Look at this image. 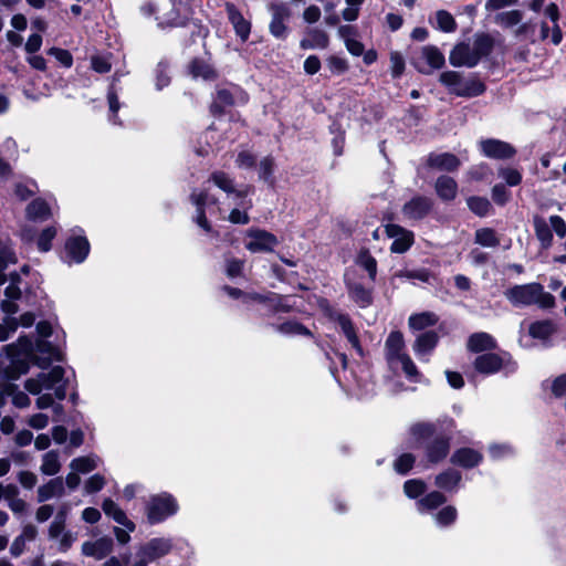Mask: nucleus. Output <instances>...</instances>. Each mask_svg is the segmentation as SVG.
<instances>
[{"instance_id": "f257e3e1", "label": "nucleus", "mask_w": 566, "mask_h": 566, "mask_svg": "<svg viewBox=\"0 0 566 566\" xmlns=\"http://www.w3.org/2000/svg\"><path fill=\"white\" fill-rule=\"evenodd\" d=\"M505 297L514 306L537 305L541 308L555 306V297L544 290L539 283L514 285L504 292Z\"/></svg>"}, {"instance_id": "f03ea898", "label": "nucleus", "mask_w": 566, "mask_h": 566, "mask_svg": "<svg viewBox=\"0 0 566 566\" xmlns=\"http://www.w3.org/2000/svg\"><path fill=\"white\" fill-rule=\"evenodd\" d=\"M405 347L402 333L392 331L385 342V358L390 368L395 369L401 366L406 377L412 381H417L420 376L419 371L410 356L405 352Z\"/></svg>"}, {"instance_id": "7ed1b4c3", "label": "nucleus", "mask_w": 566, "mask_h": 566, "mask_svg": "<svg viewBox=\"0 0 566 566\" xmlns=\"http://www.w3.org/2000/svg\"><path fill=\"white\" fill-rule=\"evenodd\" d=\"M492 49V40L490 36L481 34L476 35L473 43H459L453 48L449 55L450 64L457 67L475 66L482 56L488 55Z\"/></svg>"}, {"instance_id": "20e7f679", "label": "nucleus", "mask_w": 566, "mask_h": 566, "mask_svg": "<svg viewBox=\"0 0 566 566\" xmlns=\"http://www.w3.org/2000/svg\"><path fill=\"white\" fill-rule=\"evenodd\" d=\"M64 374L63 367L54 366L48 373H40L36 377L29 378L24 388L32 395H39L43 389H53L54 396L59 400H63L66 396L67 384Z\"/></svg>"}, {"instance_id": "39448f33", "label": "nucleus", "mask_w": 566, "mask_h": 566, "mask_svg": "<svg viewBox=\"0 0 566 566\" xmlns=\"http://www.w3.org/2000/svg\"><path fill=\"white\" fill-rule=\"evenodd\" d=\"M172 549V541L168 537H154L137 547L132 566H148L167 556Z\"/></svg>"}, {"instance_id": "423d86ee", "label": "nucleus", "mask_w": 566, "mask_h": 566, "mask_svg": "<svg viewBox=\"0 0 566 566\" xmlns=\"http://www.w3.org/2000/svg\"><path fill=\"white\" fill-rule=\"evenodd\" d=\"M177 500L169 493L151 495L146 504L147 520L150 524L164 522L178 512Z\"/></svg>"}, {"instance_id": "0eeeda50", "label": "nucleus", "mask_w": 566, "mask_h": 566, "mask_svg": "<svg viewBox=\"0 0 566 566\" xmlns=\"http://www.w3.org/2000/svg\"><path fill=\"white\" fill-rule=\"evenodd\" d=\"M3 349L12 365L18 367L19 373H27L29 363L34 355L32 340L23 336L20 337L17 343L7 345Z\"/></svg>"}, {"instance_id": "6e6552de", "label": "nucleus", "mask_w": 566, "mask_h": 566, "mask_svg": "<svg viewBox=\"0 0 566 566\" xmlns=\"http://www.w3.org/2000/svg\"><path fill=\"white\" fill-rule=\"evenodd\" d=\"M277 244V238L265 230L251 228L245 232L244 247L252 253L272 252Z\"/></svg>"}, {"instance_id": "1a4fd4ad", "label": "nucleus", "mask_w": 566, "mask_h": 566, "mask_svg": "<svg viewBox=\"0 0 566 566\" xmlns=\"http://www.w3.org/2000/svg\"><path fill=\"white\" fill-rule=\"evenodd\" d=\"M248 99V94L239 86L231 85L229 87L219 88L216 99L211 105V111L213 113H221L227 107L244 105Z\"/></svg>"}, {"instance_id": "9d476101", "label": "nucleus", "mask_w": 566, "mask_h": 566, "mask_svg": "<svg viewBox=\"0 0 566 566\" xmlns=\"http://www.w3.org/2000/svg\"><path fill=\"white\" fill-rule=\"evenodd\" d=\"M479 147L485 157L494 159H507L515 154V149L510 144L493 138L482 139Z\"/></svg>"}, {"instance_id": "9b49d317", "label": "nucleus", "mask_w": 566, "mask_h": 566, "mask_svg": "<svg viewBox=\"0 0 566 566\" xmlns=\"http://www.w3.org/2000/svg\"><path fill=\"white\" fill-rule=\"evenodd\" d=\"M270 11L272 20L270 23V32L277 39H284L286 36L287 28L285 21L290 18L291 12L286 4L275 3L271 4Z\"/></svg>"}, {"instance_id": "f8f14e48", "label": "nucleus", "mask_w": 566, "mask_h": 566, "mask_svg": "<svg viewBox=\"0 0 566 566\" xmlns=\"http://www.w3.org/2000/svg\"><path fill=\"white\" fill-rule=\"evenodd\" d=\"M386 233L394 239L390 250L395 253L406 252L413 242L412 232L398 224H387Z\"/></svg>"}, {"instance_id": "ddd939ff", "label": "nucleus", "mask_w": 566, "mask_h": 566, "mask_svg": "<svg viewBox=\"0 0 566 566\" xmlns=\"http://www.w3.org/2000/svg\"><path fill=\"white\" fill-rule=\"evenodd\" d=\"M432 201L427 197H415L402 207V214L408 220H420L431 210Z\"/></svg>"}, {"instance_id": "4468645a", "label": "nucleus", "mask_w": 566, "mask_h": 566, "mask_svg": "<svg viewBox=\"0 0 566 566\" xmlns=\"http://www.w3.org/2000/svg\"><path fill=\"white\" fill-rule=\"evenodd\" d=\"M506 361H510L509 355L505 354L504 356H500L497 354L489 353L478 356L474 361V367L478 371L489 375L502 369Z\"/></svg>"}, {"instance_id": "2eb2a0df", "label": "nucleus", "mask_w": 566, "mask_h": 566, "mask_svg": "<svg viewBox=\"0 0 566 566\" xmlns=\"http://www.w3.org/2000/svg\"><path fill=\"white\" fill-rule=\"evenodd\" d=\"M114 549V543L111 537L104 536L96 541H87L82 544V553L85 556L94 557L101 560L107 557Z\"/></svg>"}, {"instance_id": "dca6fc26", "label": "nucleus", "mask_w": 566, "mask_h": 566, "mask_svg": "<svg viewBox=\"0 0 566 566\" xmlns=\"http://www.w3.org/2000/svg\"><path fill=\"white\" fill-rule=\"evenodd\" d=\"M210 180L222 191H224L228 198L231 199H243L248 195V189H237L234 186V180L230 178L223 171H214L210 176Z\"/></svg>"}, {"instance_id": "f3484780", "label": "nucleus", "mask_w": 566, "mask_h": 566, "mask_svg": "<svg viewBox=\"0 0 566 566\" xmlns=\"http://www.w3.org/2000/svg\"><path fill=\"white\" fill-rule=\"evenodd\" d=\"M439 336L436 332L429 331L417 336L412 349L416 356L424 361H428L429 355L436 348Z\"/></svg>"}, {"instance_id": "a211bd4d", "label": "nucleus", "mask_w": 566, "mask_h": 566, "mask_svg": "<svg viewBox=\"0 0 566 566\" xmlns=\"http://www.w3.org/2000/svg\"><path fill=\"white\" fill-rule=\"evenodd\" d=\"M346 286L350 300L361 308H366L373 303L371 290L365 287L361 283L353 281L346 274Z\"/></svg>"}, {"instance_id": "6ab92c4d", "label": "nucleus", "mask_w": 566, "mask_h": 566, "mask_svg": "<svg viewBox=\"0 0 566 566\" xmlns=\"http://www.w3.org/2000/svg\"><path fill=\"white\" fill-rule=\"evenodd\" d=\"M191 201L196 206V222L206 231H210V224L205 216V207L207 205H216L217 200L210 197L207 191H193L191 193Z\"/></svg>"}, {"instance_id": "aec40b11", "label": "nucleus", "mask_w": 566, "mask_h": 566, "mask_svg": "<svg viewBox=\"0 0 566 566\" xmlns=\"http://www.w3.org/2000/svg\"><path fill=\"white\" fill-rule=\"evenodd\" d=\"M10 284L6 287L4 295L6 300L1 302V310L8 314L12 315L15 314L19 310L15 301L21 297V289L19 287L18 283L20 280L19 274L14 273L10 276Z\"/></svg>"}, {"instance_id": "412c9836", "label": "nucleus", "mask_w": 566, "mask_h": 566, "mask_svg": "<svg viewBox=\"0 0 566 566\" xmlns=\"http://www.w3.org/2000/svg\"><path fill=\"white\" fill-rule=\"evenodd\" d=\"M65 250L70 262L82 263L90 252V243L84 237H74L66 241Z\"/></svg>"}, {"instance_id": "4be33fe9", "label": "nucleus", "mask_w": 566, "mask_h": 566, "mask_svg": "<svg viewBox=\"0 0 566 566\" xmlns=\"http://www.w3.org/2000/svg\"><path fill=\"white\" fill-rule=\"evenodd\" d=\"M64 495L65 486L62 478L51 479L36 490V500L39 503H44L53 497H62Z\"/></svg>"}, {"instance_id": "5701e85b", "label": "nucleus", "mask_w": 566, "mask_h": 566, "mask_svg": "<svg viewBox=\"0 0 566 566\" xmlns=\"http://www.w3.org/2000/svg\"><path fill=\"white\" fill-rule=\"evenodd\" d=\"M427 163L430 167L441 171H454L461 165L460 159L450 153L431 154Z\"/></svg>"}, {"instance_id": "b1692460", "label": "nucleus", "mask_w": 566, "mask_h": 566, "mask_svg": "<svg viewBox=\"0 0 566 566\" xmlns=\"http://www.w3.org/2000/svg\"><path fill=\"white\" fill-rule=\"evenodd\" d=\"M227 13L238 36L244 42L248 40L251 31V24L239 10L231 3H227Z\"/></svg>"}, {"instance_id": "393cba45", "label": "nucleus", "mask_w": 566, "mask_h": 566, "mask_svg": "<svg viewBox=\"0 0 566 566\" xmlns=\"http://www.w3.org/2000/svg\"><path fill=\"white\" fill-rule=\"evenodd\" d=\"M450 449V440L447 437H439L432 440L426 449V455L427 459L432 462L437 463L441 460H443Z\"/></svg>"}, {"instance_id": "a878e982", "label": "nucleus", "mask_w": 566, "mask_h": 566, "mask_svg": "<svg viewBox=\"0 0 566 566\" xmlns=\"http://www.w3.org/2000/svg\"><path fill=\"white\" fill-rule=\"evenodd\" d=\"M481 461L482 454L471 448H461L457 450L451 457V462L453 464L465 469L476 467Z\"/></svg>"}, {"instance_id": "bb28decb", "label": "nucleus", "mask_w": 566, "mask_h": 566, "mask_svg": "<svg viewBox=\"0 0 566 566\" xmlns=\"http://www.w3.org/2000/svg\"><path fill=\"white\" fill-rule=\"evenodd\" d=\"M102 509L104 513L112 517L116 523L123 525L128 531H135V523L127 518L124 511L111 499H106L103 502Z\"/></svg>"}, {"instance_id": "cd10ccee", "label": "nucleus", "mask_w": 566, "mask_h": 566, "mask_svg": "<svg viewBox=\"0 0 566 566\" xmlns=\"http://www.w3.org/2000/svg\"><path fill=\"white\" fill-rule=\"evenodd\" d=\"M555 332V324L549 319L534 322L528 327L530 336L545 344L549 340Z\"/></svg>"}, {"instance_id": "c85d7f7f", "label": "nucleus", "mask_w": 566, "mask_h": 566, "mask_svg": "<svg viewBox=\"0 0 566 566\" xmlns=\"http://www.w3.org/2000/svg\"><path fill=\"white\" fill-rule=\"evenodd\" d=\"M329 42L328 35L323 30L311 29L306 32V36L302 39L300 45L304 50L325 49Z\"/></svg>"}, {"instance_id": "c756f323", "label": "nucleus", "mask_w": 566, "mask_h": 566, "mask_svg": "<svg viewBox=\"0 0 566 566\" xmlns=\"http://www.w3.org/2000/svg\"><path fill=\"white\" fill-rule=\"evenodd\" d=\"M434 188L439 198L444 201L453 200L458 193L455 180L448 176H440L436 181Z\"/></svg>"}, {"instance_id": "7c9ffc66", "label": "nucleus", "mask_w": 566, "mask_h": 566, "mask_svg": "<svg viewBox=\"0 0 566 566\" xmlns=\"http://www.w3.org/2000/svg\"><path fill=\"white\" fill-rule=\"evenodd\" d=\"M461 473L454 469H448L436 476V485L448 492H455L461 482Z\"/></svg>"}, {"instance_id": "2f4dec72", "label": "nucleus", "mask_w": 566, "mask_h": 566, "mask_svg": "<svg viewBox=\"0 0 566 566\" xmlns=\"http://www.w3.org/2000/svg\"><path fill=\"white\" fill-rule=\"evenodd\" d=\"M335 319L339 324L350 345L357 350L359 355H361L363 349L350 318L345 314H338Z\"/></svg>"}, {"instance_id": "473e14b6", "label": "nucleus", "mask_w": 566, "mask_h": 566, "mask_svg": "<svg viewBox=\"0 0 566 566\" xmlns=\"http://www.w3.org/2000/svg\"><path fill=\"white\" fill-rule=\"evenodd\" d=\"M52 216L51 208L42 199L33 200L27 207V217L32 221H45Z\"/></svg>"}, {"instance_id": "72a5a7b5", "label": "nucleus", "mask_w": 566, "mask_h": 566, "mask_svg": "<svg viewBox=\"0 0 566 566\" xmlns=\"http://www.w3.org/2000/svg\"><path fill=\"white\" fill-rule=\"evenodd\" d=\"M67 512L69 506L66 504L62 505L57 511L48 528V536L50 539H57L65 532Z\"/></svg>"}, {"instance_id": "f704fd0d", "label": "nucleus", "mask_w": 566, "mask_h": 566, "mask_svg": "<svg viewBox=\"0 0 566 566\" xmlns=\"http://www.w3.org/2000/svg\"><path fill=\"white\" fill-rule=\"evenodd\" d=\"M438 323V316L432 312L412 314L408 318V326L411 331H422Z\"/></svg>"}, {"instance_id": "c9c22d12", "label": "nucleus", "mask_w": 566, "mask_h": 566, "mask_svg": "<svg viewBox=\"0 0 566 566\" xmlns=\"http://www.w3.org/2000/svg\"><path fill=\"white\" fill-rule=\"evenodd\" d=\"M495 346L494 338L488 333H475L468 340V348L475 353L493 349Z\"/></svg>"}, {"instance_id": "e433bc0d", "label": "nucleus", "mask_w": 566, "mask_h": 566, "mask_svg": "<svg viewBox=\"0 0 566 566\" xmlns=\"http://www.w3.org/2000/svg\"><path fill=\"white\" fill-rule=\"evenodd\" d=\"M61 470L60 454L55 450L48 451L42 455L40 471L44 475H55Z\"/></svg>"}, {"instance_id": "4c0bfd02", "label": "nucleus", "mask_w": 566, "mask_h": 566, "mask_svg": "<svg viewBox=\"0 0 566 566\" xmlns=\"http://www.w3.org/2000/svg\"><path fill=\"white\" fill-rule=\"evenodd\" d=\"M101 463L97 455L91 454L87 457H78L71 461L70 468L77 473H88L95 470Z\"/></svg>"}, {"instance_id": "58836bf2", "label": "nucleus", "mask_w": 566, "mask_h": 566, "mask_svg": "<svg viewBox=\"0 0 566 566\" xmlns=\"http://www.w3.org/2000/svg\"><path fill=\"white\" fill-rule=\"evenodd\" d=\"M190 72L195 78L213 80L216 78L214 69L203 60H195L190 65Z\"/></svg>"}, {"instance_id": "ea45409f", "label": "nucleus", "mask_w": 566, "mask_h": 566, "mask_svg": "<svg viewBox=\"0 0 566 566\" xmlns=\"http://www.w3.org/2000/svg\"><path fill=\"white\" fill-rule=\"evenodd\" d=\"M233 201H234V205H237L240 208H243V210H241L239 208H233L231 210V212L229 213L228 220L231 223H235V224H247L250 220V218L247 213V210L251 207V205L245 202L244 198L243 199H234Z\"/></svg>"}, {"instance_id": "a19ab883", "label": "nucleus", "mask_w": 566, "mask_h": 566, "mask_svg": "<svg viewBox=\"0 0 566 566\" xmlns=\"http://www.w3.org/2000/svg\"><path fill=\"white\" fill-rule=\"evenodd\" d=\"M446 497L442 493L433 491L422 497L418 503V511L423 513L426 511L433 510L446 502Z\"/></svg>"}, {"instance_id": "79ce46f5", "label": "nucleus", "mask_w": 566, "mask_h": 566, "mask_svg": "<svg viewBox=\"0 0 566 566\" xmlns=\"http://www.w3.org/2000/svg\"><path fill=\"white\" fill-rule=\"evenodd\" d=\"M469 209L479 217H485L489 214L492 206L488 198L472 196L467 199Z\"/></svg>"}, {"instance_id": "37998d69", "label": "nucleus", "mask_w": 566, "mask_h": 566, "mask_svg": "<svg viewBox=\"0 0 566 566\" xmlns=\"http://www.w3.org/2000/svg\"><path fill=\"white\" fill-rule=\"evenodd\" d=\"M475 243L485 248H495L500 244V240L493 229L482 228L475 231Z\"/></svg>"}, {"instance_id": "c03bdc74", "label": "nucleus", "mask_w": 566, "mask_h": 566, "mask_svg": "<svg viewBox=\"0 0 566 566\" xmlns=\"http://www.w3.org/2000/svg\"><path fill=\"white\" fill-rule=\"evenodd\" d=\"M421 54L430 69H440L444 64L443 54L434 46H424Z\"/></svg>"}, {"instance_id": "a18cd8bd", "label": "nucleus", "mask_w": 566, "mask_h": 566, "mask_svg": "<svg viewBox=\"0 0 566 566\" xmlns=\"http://www.w3.org/2000/svg\"><path fill=\"white\" fill-rule=\"evenodd\" d=\"M275 328L277 332H280L284 335H289V336H293V335L311 336L312 335L311 332L305 326H303L302 324L294 322V321H289V322L282 323V324L277 325Z\"/></svg>"}, {"instance_id": "49530a36", "label": "nucleus", "mask_w": 566, "mask_h": 566, "mask_svg": "<svg viewBox=\"0 0 566 566\" xmlns=\"http://www.w3.org/2000/svg\"><path fill=\"white\" fill-rule=\"evenodd\" d=\"M440 82L450 88V91L457 94L459 88H463L464 82L461 78V75L454 71H447L441 73Z\"/></svg>"}, {"instance_id": "de8ad7c7", "label": "nucleus", "mask_w": 566, "mask_h": 566, "mask_svg": "<svg viewBox=\"0 0 566 566\" xmlns=\"http://www.w3.org/2000/svg\"><path fill=\"white\" fill-rule=\"evenodd\" d=\"M357 264L368 272L369 279L375 281L377 274V262L367 251H363L357 256Z\"/></svg>"}, {"instance_id": "09e8293b", "label": "nucleus", "mask_w": 566, "mask_h": 566, "mask_svg": "<svg viewBox=\"0 0 566 566\" xmlns=\"http://www.w3.org/2000/svg\"><path fill=\"white\" fill-rule=\"evenodd\" d=\"M273 170H274V159L271 156H265L261 159L259 164V176L265 182L273 185Z\"/></svg>"}, {"instance_id": "8fccbe9b", "label": "nucleus", "mask_w": 566, "mask_h": 566, "mask_svg": "<svg viewBox=\"0 0 566 566\" xmlns=\"http://www.w3.org/2000/svg\"><path fill=\"white\" fill-rule=\"evenodd\" d=\"M437 28L443 32H452L457 28L453 17L446 10H439L436 13Z\"/></svg>"}, {"instance_id": "3c124183", "label": "nucleus", "mask_w": 566, "mask_h": 566, "mask_svg": "<svg viewBox=\"0 0 566 566\" xmlns=\"http://www.w3.org/2000/svg\"><path fill=\"white\" fill-rule=\"evenodd\" d=\"M497 175L510 187H515V186L520 185L522 181V174L515 168L501 167L497 170Z\"/></svg>"}, {"instance_id": "603ef678", "label": "nucleus", "mask_w": 566, "mask_h": 566, "mask_svg": "<svg viewBox=\"0 0 566 566\" xmlns=\"http://www.w3.org/2000/svg\"><path fill=\"white\" fill-rule=\"evenodd\" d=\"M458 512L454 506H446L434 514V521L439 526H448L457 518Z\"/></svg>"}, {"instance_id": "864d4df0", "label": "nucleus", "mask_w": 566, "mask_h": 566, "mask_svg": "<svg viewBox=\"0 0 566 566\" xmlns=\"http://www.w3.org/2000/svg\"><path fill=\"white\" fill-rule=\"evenodd\" d=\"M411 436L417 440L428 439L436 432V424L419 422L411 427Z\"/></svg>"}, {"instance_id": "5fc2aeb1", "label": "nucleus", "mask_w": 566, "mask_h": 566, "mask_svg": "<svg viewBox=\"0 0 566 566\" xmlns=\"http://www.w3.org/2000/svg\"><path fill=\"white\" fill-rule=\"evenodd\" d=\"M56 235V229L54 227L45 228L36 240L38 249L42 252H46L51 249V241Z\"/></svg>"}, {"instance_id": "6e6d98bb", "label": "nucleus", "mask_w": 566, "mask_h": 566, "mask_svg": "<svg viewBox=\"0 0 566 566\" xmlns=\"http://www.w3.org/2000/svg\"><path fill=\"white\" fill-rule=\"evenodd\" d=\"M397 277L407 280H419L421 282H429L431 274L427 269L403 270L396 273Z\"/></svg>"}, {"instance_id": "4d7b16f0", "label": "nucleus", "mask_w": 566, "mask_h": 566, "mask_svg": "<svg viewBox=\"0 0 566 566\" xmlns=\"http://www.w3.org/2000/svg\"><path fill=\"white\" fill-rule=\"evenodd\" d=\"M535 232L538 240L542 242L544 248L549 247L552 242V232L549 227L543 220L535 221Z\"/></svg>"}, {"instance_id": "13d9d810", "label": "nucleus", "mask_w": 566, "mask_h": 566, "mask_svg": "<svg viewBox=\"0 0 566 566\" xmlns=\"http://www.w3.org/2000/svg\"><path fill=\"white\" fill-rule=\"evenodd\" d=\"M17 262L15 253L4 248L0 251V285H2L6 282V275L2 273L3 270L9 265Z\"/></svg>"}, {"instance_id": "bf43d9fd", "label": "nucleus", "mask_w": 566, "mask_h": 566, "mask_svg": "<svg viewBox=\"0 0 566 566\" xmlns=\"http://www.w3.org/2000/svg\"><path fill=\"white\" fill-rule=\"evenodd\" d=\"M159 21L158 24L160 27H179L185 24V20L179 17L177 9L174 7L169 13H164L160 17H157Z\"/></svg>"}, {"instance_id": "052dcab7", "label": "nucleus", "mask_w": 566, "mask_h": 566, "mask_svg": "<svg viewBox=\"0 0 566 566\" xmlns=\"http://www.w3.org/2000/svg\"><path fill=\"white\" fill-rule=\"evenodd\" d=\"M485 87L481 82L472 81L464 83L463 88L457 91L458 96H478L484 92Z\"/></svg>"}, {"instance_id": "680f3d73", "label": "nucleus", "mask_w": 566, "mask_h": 566, "mask_svg": "<svg viewBox=\"0 0 566 566\" xmlns=\"http://www.w3.org/2000/svg\"><path fill=\"white\" fill-rule=\"evenodd\" d=\"M521 20L522 13L518 10L503 12L496 17V21L504 27H513L520 23Z\"/></svg>"}, {"instance_id": "e2e57ef3", "label": "nucleus", "mask_w": 566, "mask_h": 566, "mask_svg": "<svg viewBox=\"0 0 566 566\" xmlns=\"http://www.w3.org/2000/svg\"><path fill=\"white\" fill-rule=\"evenodd\" d=\"M405 494L408 497L416 499L424 491V483L421 480H408L403 485Z\"/></svg>"}, {"instance_id": "0e129e2a", "label": "nucleus", "mask_w": 566, "mask_h": 566, "mask_svg": "<svg viewBox=\"0 0 566 566\" xmlns=\"http://www.w3.org/2000/svg\"><path fill=\"white\" fill-rule=\"evenodd\" d=\"M415 463V457L410 453L401 454L396 461H395V470L400 474H406L413 465Z\"/></svg>"}, {"instance_id": "69168bd1", "label": "nucleus", "mask_w": 566, "mask_h": 566, "mask_svg": "<svg viewBox=\"0 0 566 566\" xmlns=\"http://www.w3.org/2000/svg\"><path fill=\"white\" fill-rule=\"evenodd\" d=\"M491 192L493 201L500 206H504L511 198L510 191L502 184L495 185Z\"/></svg>"}, {"instance_id": "338daca9", "label": "nucleus", "mask_w": 566, "mask_h": 566, "mask_svg": "<svg viewBox=\"0 0 566 566\" xmlns=\"http://www.w3.org/2000/svg\"><path fill=\"white\" fill-rule=\"evenodd\" d=\"M105 485V479L101 474H94L85 481L84 490L86 493L92 494L102 490Z\"/></svg>"}, {"instance_id": "774afa93", "label": "nucleus", "mask_w": 566, "mask_h": 566, "mask_svg": "<svg viewBox=\"0 0 566 566\" xmlns=\"http://www.w3.org/2000/svg\"><path fill=\"white\" fill-rule=\"evenodd\" d=\"M552 394L557 397L566 396V374L556 377L551 384Z\"/></svg>"}]
</instances>
